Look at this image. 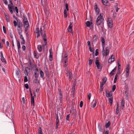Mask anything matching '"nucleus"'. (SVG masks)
<instances>
[{
	"instance_id": "864d4df0",
	"label": "nucleus",
	"mask_w": 134,
	"mask_h": 134,
	"mask_svg": "<svg viewBox=\"0 0 134 134\" xmlns=\"http://www.w3.org/2000/svg\"><path fill=\"white\" fill-rule=\"evenodd\" d=\"M70 116V114H68L67 115V116H66V120H67L69 121V118Z\"/></svg>"
},
{
	"instance_id": "39448f33",
	"label": "nucleus",
	"mask_w": 134,
	"mask_h": 134,
	"mask_svg": "<svg viewBox=\"0 0 134 134\" xmlns=\"http://www.w3.org/2000/svg\"><path fill=\"white\" fill-rule=\"evenodd\" d=\"M107 24L109 27L111 28L113 27V23L111 19H108Z\"/></svg>"
},
{
	"instance_id": "f257e3e1",
	"label": "nucleus",
	"mask_w": 134,
	"mask_h": 134,
	"mask_svg": "<svg viewBox=\"0 0 134 134\" xmlns=\"http://www.w3.org/2000/svg\"><path fill=\"white\" fill-rule=\"evenodd\" d=\"M68 54L67 53L65 54L64 55L62 56V61L63 64V66L65 68H66L68 64Z\"/></svg>"
},
{
	"instance_id": "37998d69",
	"label": "nucleus",
	"mask_w": 134,
	"mask_h": 134,
	"mask_svg": "<svg viewBox=\"0 0 134 134\" xmlns=\"http://www.w3.org/2000/svg\"><path fill=\"white\" fill-rule=\"evenodd\" d=\"M59 97L61 99H62V93L61 92V91H60L59 93Z\"/></svg>"
},
{
	"instance_id": "9d476101",
	"label": "nucleus",
	"mask_w": 134,
	"mask_h": 134,
	"mask_svg": "<svg viewBox=\"0 0 134 134\" xmlns=\"http://www.w3.org/2000/svg\"><path fill=\"white\" fill-rule=\"evenodd\" d=\"M113 55H111V57L109 58L108 60V63H110L111 62H112L114 60V56L113 57Z\"/></svg>"
},
{
	"instance_id": "cd10ccee",
	"label": "nucleus",
	"mask_w": 134,
	"mask_h": 134,
	"mask_svg": "<svg viewBox=\"0 0 134 134\" xmlns=\"http://www.w3.org/2000/svg\"><path fill=\"white\" fill-rule=\"evenodd\" d=\"M42 36L44 41H47L46 36L45 33H44L43 35H42Z\"/></svg>"
},
{
	"instance_id": "5701e85b",
	"label": "nucleus",
	"mask_w": 134,
	"mask_h": 134,
	"mask_svg": "<svg viewBox=\"0 0 134 134\" xmlns=\"http://www.w3.org/2000/svg\"><path fill=\"white\" fill-rule=\"evenodd\" d=\"M23 26V24L21 22H19L17 25V26L19 29H22V27Z\"/></svg>"
},
{
	"instance_id": "c85d7f7f",
	"label": "nucleus",
	"mask_w": 134,
	"mask_h": 134,
	"mask_svg": "<svg viewBox=\"0 0 134 134\" xmlns=\"http://www.w3.org/2000/svg\"><path fill=\"white\" fill-rule=\"evenodd\" d=\"M113 99L112 97L109 98V101L110 103V105H111L113 102Z\"/></svg>"
},
{
	"instance_id": "e2e57ef3",
	"label": "nucleus",
	"mask_w": 134,
	"mask_h": 134,
	"mask_svg": "<svg viewBox=\"0 0 134 134\" xmlns=\"http://www.w3.org/2000/svg\"><path fill=\"white\" fill-rule=\"evenodd\" d=\"M116 66L111 71H113V72H115L116 70Z\"/></svg>"
},
{
	"instance_id": "79ce46f5",
	"label": "nucleus",
	"mask_w": 134,
	"mask_h": 134,
	"mask_svg": "<svg viewBox=\"0 0 134 134\" xmlns=\"http://www.w3.org/2000/svg\"><path fill=\"white\" fill-rule=\"evenodd\" d=\"M93 60L91 59H90L89 60V64L90 66H91L92 64Z\"/></svg>"
},
{
	"instance_id": "bb28decb",
	"label": "nucleus",
	"mask_w": 134,
	"mask_h": 134,
	"mask_svg": "<svg viewBox=\"0 0 134 134\" xmlns=\"http://www.w3.org/2000/svg\"><path fill=\"white\" fill-rule=\"evenodd\" d=\"M97 39V37L96 35H95L93 37V41L95 42L96 41Z\"/></svg>"
},
{
	"instance_id": "a878e982",
	"label": "nucleus",
	"mask_w": 134,
	"mask_h": 134,
	"mask_svg": "<svg viewBox=\"0 0 134 134\" xmlns=\"http://www.w3.org/2000/svg\"><path fill=\"white\" fill-rule=\"evenodd\" d=\"M38 50L39 52H41L42 51V47L41 45H38L37 46Z\"/></svg>"
},
{
	"instance_id": "a211bd4d",
	"label": "nucleus",
	"mask_w": 134,
	"mask_h": 134,
	"mask_svg": "<svg viewBox=\"0 0 134 134\" xmlns=\"http://www.w3.org/2000/svg\"><path fill=\"white\" fill-rule=\"evenodd\" d=\"M4 15L7 21L8 22H9L10 20L9 19V15L8 14H7L6 13L4 14Z\"/></svg>"
},
{
	"instance_id": "09e8293b",
	"label": "nucleus",
	"mask_w": 134,
	"mask_h": 134,
	"mask_svg": "<svg viewBox=\"0 0 134 134\" xmlns=\"http://www.w3.org/2000/svg\"><path fill=\"white\" fill-rule=\"evenodd\" d=\"M8 9L11 14H12L13 13V12L12 9V8L10 7V8H8Z\"/></svg>"
},
{
	"instance_id": "58836bf2",
	"label": "nucleus",
	"mask_w": 134,
	"mask_h": 134,
	"mask_svg": "<svg viewBox=\"0 0 134 134\" xmlns=\"http://www.w3.org/2000/svg\"><path fill=\"white\" fill-rule=\"evenodd\" d=\"M117 77H118V76H117V74H116L115 77H114V83H116V80H117Z\"/></svg>"
},
{
	"instance_id": "bf43d9fd",
	"label": "nucleus",
	"mask_w": 134,
	"mask_h": 134,
	"mask_svg": "<svg viewBox=\"0 0 134 134\" xmlns=\"http://www.w3.org/2000/svg\"><path fill=\"white\" fill-rule=\"evenodd\" d=\"M13 23L14 24V26L15 27H16L17 25V23L16 21H13Z\"/></svg>"
},
{
	"instance_id": "4468645a",
	"label": "nucleus",
	"mask_w": 134,
	"mask_h": 134,
	"mask_svg": "<svg viewBox=\"0 0 134 134\" xmlns=\"http://www.w3.org/2000/svg\"><path fill=\"white\" fill-rule=\"evenodd\" d=\"M36 37L37 38L40 36V31L39 28H37L36 29Z\"/></svg>"
},
{
	"instance_id": "6e6552de",
	"label": "nucleus",
	"mask_w": 134,
	"mask_h": 134,
	"mask_svg": "<svg viewBox=\"0 0 134 134\" xmlns=\"http://www.w3.org/2000/svg\"><path fill=\"white\" fill-rule=\"evenodd\" d=\"M44 71L46 76L48 77L49 75V70L47 68V65L44 67Z\"/></svg>"
},
{
	"instance_id": "4be33fe9",
	"label": "nucleus",
	"mask_w": 134,
	"mask_h": 134,
	"mask_svg": "<svg viewBox=\"0 0 134 134\" xmlns=\"http://www.w3.org/2000/svg\"><path fill=\"white\" fill-rule=\"evenodd\" d=\"M106 96L107 97H111L112 96V93L111 92H109L106 91Z\"/></svg>"
},
{
	"instance_id": "c756f323",
	"label": "nucleus",
	"mask_w": 134,
	"mask_h": 134,
	"mask_svg": "<svg viewBox=\"0 0 134 134\" xmlns=\"http://www.w3.org/2000/svg\"><path fill=\"white\" fill-rule=\"evenodd\" d=\"M1 60L2 62H4L5 64L7 63V62H6V60L4 57H1Z\"/></svg>"
},
{
	"instance_id": "b1692460",
	"label": "nucleus",
	"mask_w": 134,
	"mask_h": 134,
	"mask_svg": "<svg viewBox=\"0 0 134 134\" xmlns=\"http://www.w3.org/2000/svg\"><path fill=\"white\" fill-rule=\"evenodd\" d=\"M23 26V24L21 22H19L17 25V26L19 29H22V27Z\"/></svg>"
},
{
	"instance_id": "20e7f679",
	"label": "nucleus",
	"mask_w": 134,
	"mask_h": 134,
	"mask_svg": "<svg viewBox=\"0 0 134 134\" xmlns=\"http://www.w3.org/2000/svg\"><path fill=\"white\" fill-rule=\"evenodd\" d=\"M23 23H24V25L25 27V29L27 28L29 26V24L27 19L26 17L25 16L24 17Z\"/></svg>"
},
{
	"instance_id": "774afa93",
	"label": "nucleus",
	"mask_w": 134,
	"mask_h": 134,
	"mask_svg": "<svg viewBox=\"0 0 134 134\" xmlns=\"http://www.w3.org/2000/svg\"><path fill=\"white\" fill-rule=\"evenodd\" d=\"M25 87L27 89H28L29 88V86L27 84H25Z\"/></svg>"
},
{
	"instance_id": "603ef678",
	"label": "nucleus",
	"mask_w": 134,
	"mask_h": 134,
	"mask_svg": "<svg viewBox=\"0 0 134 134\" xmlns=\"http://www.w3.org/2000/svg\"><path fill=\"white\" fill-rule=\"evenodd\" d=\"M15 11L17 13H18V8L17 7H15Z\"/></svg>"
},
{
	"instance_id": "69168bd1",
	"label": "nucleus",
	"mask_w": 134,
	"mask_h": 134,
	"mask_svg": "<svg viewBox=\"0 0 134 134\" xmlns=\"http://www.w3.org/2000/svg\"><path fill=\"white\" fill-rule=\"evenodd\" d=\"M129 72H126L125 77H128L129 76Z\"/></svg>"
},
{
	"instance_id": "49530a36",
	"label": "nucleus",
	"mask_w": 134,
	"mask_h": 134,
	"mask_svg": "<svg viewBox=\"0 0 134 134\" xmlns=\"http://www.w3.org/2000/svg\"><path fill=\"white\" fill-rule=\"evenodd\" d=\"M119 113V108H116V113L117 114H118Z\"/></svg>"
},
{
	"instance_id": "680f3d73",
	"label": "nucleus",
	"mask_w": 134,
	"mask_h": 134,
	"mask_svg": "<svg viewBox=\"0 0 134 134\" xmlns=\"http://www.w3.org/2000/svg\"><path fill=\"white\" fill-rule=\"evenodd\" d=\"M109 130H107L105 132H103V134H109Z\"/></svg>"
},
{
	"instance_id": "f8f14e48",
	"label": "nucleus",
	"mask_w": 134,
	"mask_h": 134,
	"mask_svg": "<svg viewBox=\"0 0 134 134\" xmlns=\"http://www.w3.org/2000/svg\"><path fill=\"white\" fill-rule=\"evenodd\" d=\"M94 9L96 12V14L98 15L99 12V9L97 7V5L96 4H95L94 6Z\"/></svg>"
},
{
	"instance_id": "2eb2a0df",
	"label": "nucleus",
	"mask_w": 134,
	"mask_h": 134,
	"mask_svg": "<svg viewBox=\"0 0 134 134\" xmlns=\"http://www.w3.org/2000/svg\"><path fill=\"white\" fill-rule=\"evenodd\" d=\"M125 101L124 99H122L121 104V108L123 110L125 108Z\"/></svg>"
},
{
	"instance_id": "a18cd8bd",
	"label": "nucleus",
	"mask_w": 134,
	"mask_h": 134,
	"mask_svg": "<svg viewBox=\"0 0 134 134\" xmlns=\"http://www.w3.org/2000/svg\"><path fill=\"white\" fill-rule=\"evenodd\" d=\"M91 96V93H90L88 95V97L89 101H90V98Z\"/></svg>"
},
{
	"instance_id": "e433bc0d",
	"label": "nucleus",
	"mask_w": 134,
	"mask_h": 134,
	"mask_svg": "<svg viewBox=\"0 0 134 134\" xmlns=\"http://www.w3.org/2000/svg\"><path fill=\"white\" fill-rule=\"evenodd\" d=\"M98 128L99 129V131L101 132H102L103 131V129H102L100 126H98Z\"/></svg>"
},
{
	"instance_id": "dca6fc26",
	"label": "nucleus",
	"mask_w": 134,
	"mask_h": 134,
	"mask_svg": "<svg viewBox=\"0 0 134 134\" xmlns=\"http://www.w3.org/2000/svg\"><path fill=\"white\" fill-rule=\"evenodd\" d=\"M109 51L107 49H106L105 51V50L104 49L103 50V55L104 56V55L105 54V55L106 56H107L108 54H109Z\"/></svg>"
},
{
	"instance_id": "f03ea898",
	"label": "nucleus",
	"mask_w": 134,
	"mask_h": 134,
	"mask_svg": "<svg viewBox=\"0 0 134 134\" xmlns=\"http://www.w3.org/2000/svg\"><path fill=\"white\" fill-rule=\"evenodd\" d=\"M103 13H100L96 21V25L98 26L100 25L103 23L104 20V18L103 16Z\"/></svg>"
},
{
	"instance_id": "aec40b11",
	"label": "nucleus",
	"mask_w": 134,
	"mask_h": 134,
	"mask_svg": "<svg viewBox=\"0 0 134 134\" xmlns=\"http://www.w3.org/2000/svg\"><path fill=\"white\" fill-rule=\"evenodd\" d=\"M101 42L102 43V45L103 47V50H104L105 41L104 38L103 37H102Z\"/></svg>"
},
{
	"instance_id": "052dcab7",
	"label": "nucleus",
	"mask_w": 134,
	"mask_h": 134,
	"mask_svg": "<svg viewBox=\"0 0 134 134\" xmlns=\"http://www.w3.org/2000/svg\"><path fill=\"white\" fill-rule=\"evenodd\" d=\"M22 101L23 104H24L25 103V100L24 97H23L22 99Z\"/></svg>"
},
{
	"instance_id": "3c124183",
	"label": "nucleus",
	"mask_w": 134,
	"mask_h": 134,
	"mask_svg": "<svg viewBox=\"0 0 134 134\" xmlns=\"http://www.w3.org/2000/svg\"><path fill=\"white\" fill-rule=\"evenodd\" d=\"M96 52H95V55L96 56H97V55L98 54V50L97 49H96Z\"/></svg>"
},
{
	"instance_id": "0eeeda50",
	"label": "nucleus",
	"mask_w": 134,
	"mask_h": 134,
	"mask_svg": "<svg viewBox=\"0 0 134 134\" xmlns=\"http://www.w3.org/2000/svg\"><path fill=\"white\" fill-rule=\"evenodd\" d=\"M72 27L73 25L72 23L71 22H70V25H69L68 28L67 29L68 31L70 32H72Z\"/></svg>"
},
{
	"instance_id": "f704fd0d",
	"label": "nucleus",
	"mask_w": 134,
	"mask_h": 134,
	"mask_svg": "<svg viewBox=\"0 0 134 134\" xmlns=\"http://www.w3.org/2000/svg\"><path fill=\"white\" fill-rule=\"evenodd\" d=\"M18 34L19 35H21V33L22 32V29H18Z\"/></svg>"
},
{
	"instance_id": "f3484780",
	"label": "nucleus",
	"mask_w": 134,
	"mask_h": 134,
	"mask_svg": "<svg viewBox=\"0 0 134 134\" xmlns=\"http://www.w3.org/2000/svg\"><path fill=\"white\" fill-rule=\"evenodd\" d=\"M16 42L18 47V51L19 52L20 51L21 47L20 43L19 41L18 40L16 41Z\"/></svg>"
},
{
	"instance_id": "9b49d317",
	"label": "nucleus",
	"mask_w": 134,
	"mask_h": 134,
	"mask_svg": "<svg viewBox=\"0 0 134 134\" xmlns=\"http://www.w3.org/2000/svg\"><path fill=\"white\" fill-rule=\"evenodd\" d=\"M30 93L31 96V102L32 105L34 106V97L32 96V94L31 91H30Z\"/></svg>"
},
{
	"instance_id": "a19ab883",
	"label": "nucleus",
	"mask_w": 134,
	"mask_h": 134,
	"mask_svg": "<svg viewBox=\"0 0 134 134\" xmlns=\"http://www.w3.org/2000/svg\"><path fill=\"white\" fill-rule=\"evenodd\" d=\"M116 88V86L115 85H113L112 86V91L113 92L115 90Z\"/></svg>"
},
{
	"instance_id": "c9c22d12",
	"label": "nucleus",
	"mask_w": 134,
	"mask_h": 134,
	"mask_svg": "<svg viewBox=\"0 0 134 134\" xmlns=\"http://www.w3.org/2000/svg\"><path fill=\"white\" fill-rule=\"evenodd\" d=\"M38 134H43L42 132L41 127H40L38 130Z\"/></svg>"
},
{
	"instance_id": "393cba45",
	"label": "nucleus",
	"mask_w": 134,
	"mask_h": 134,
	"mask_svg": "<svg viewBox=\"0 0 134 134\" xmlns=\"http://www.w3.org/2000/svg\"><path fill=\"white\" fill-rule=\"evenodd\" d=\"M40 74L41 77L43 78L44 76V73L42 70H40Z\"/></svg>"
},
{
	"instance_id": "338daca9",
	"label": "nucleus",
	"mask_w": 134,
	"mask_h": 134,
	"mask_svg": "<svg viewBox=\"0 0 134 134\" xmlns=\"http://www.w3.org/2000/svg\"><path fill=\"white\" fill-rule=\"evenodd\" d=\"M83 102L82 101H81L80 102V107H82L83 105Z\"/></svg>"
},
{
	"instance_id": "1a4fd4ad",
	"label": "nucleus",
	"mask_w": 134,
	"mask_h": 134,
	"mask_svg": "<svg viewBox=\"0 0 134 134\" xmlns=\"http://www.w3.org/2000/svg\"><path fill=\"white\" fill-rule=\"evenodd\" d=\"M97 100L96 99H94L93 100L91 104L92 108H94L95 107L97 104Z\"/></svg>"
},
{
	"instance_id": "412c9836",
	"label": "nucleus",
	"mask_w": 134,
	"mask_h": 134,
	"mask_svg": "<svg viewBox=\"0 0 134 134\" xmlns=\"http://www.w3.org/2000/svg\"><path fill=\"white\" fill-rule=\"evenodd\" d=\"M130 67L129 64H127L126 65V72H129Z\"/></svg>"
},
{
	"instance_id": "7ed1b4c3",
	"label": "nucleus",
	"mask_w": 134,
	"mask_h": 134,
	"mask_svg": "<svg viewBox=\"0 0 134 134\" xmlns=\"http://www.w3.org/2000/svg\"><path fill=\"white\" fill-rule=\"evenodd\" d=\"M66 70L65 72L67 75V76H69V79L70 81H71L72 79V74L70 70L66 69H65Z\"/></svg>"
},
{
	"instance_id": "72a5a7b5",
	"label": "nucleus",
	"mask_w": 134,
	"mask_h": 134,
	"mask_svg": "<svg viewBox=\"0 0 134 134\" xmlns=\"http://www.w3.org/2000/svg\"><path fill=\"white\" fill-rule=\"evenodd\" d=\"M64 17L65 18H66L67 16V12H66V9H64Z\"/></svg>"
},
{
	"instance_id": "2f4dec72",
	"label": "nucleus",
	"mask_w": 134,
	"mask_h": 134,
	"mask_svg": "<svg viewBox=\"0 0 134 134\" xmlns=\"http://www.w3.org/2000/svg\"><path fill=\"white\" fill-rule=\"evenodd\" d=\"M25 71L26 72V74L27 75V73L30 71L29 69L27 67L25 69ZM25 74H26V73H25Z\"/></svg>"
},
{
	"instance_id": "13d9d810",
	"label": "nucleus",
	"mask_w": 134,
	"mask_h": 134,
	"mask_svg": "<svg viewBox=\"0 0 134 134\" xmlns=\"http://www.w3.org/2000/svg\"><path fill=\"white\" fill-rule=\"evenodd\" d=\"M103 85L104 83L103 82H101L100 85V87L101 88H103Z\"/></svg>"
},
{
	"instance_id": "0e129e2a",
	"label": "nucleus",
	"mask_w": 134,
	"mask_h": 134,
	"mask_svg": "<svg viewBox=\"0 0 134 134\" xmlns=\"http://www.w3.org/2000/svg\"><path fill=\"white\" fill-rule=\"evenodd\" d=\"M22 40V41L21 42V44H24L25 43V41L24 39H23V40Z\"/></svg>"
},
{
	"instance_id": "6ab92c4d",
	"label": "nucleus",
	"mask_w": 134,
	"mask_h": 134,
	"mask_svg": "<svg viewBox=\"0 0 134 134\" xmlns=\"http://www.w3.org/2000/svg\"><path fill=\"white\" fill-rule=\"evenodd\" d=\"M102 3L105 5H108L109 3L107 0H102Z\"/></svg>"
},
{
	"instance_id": "ea45409f",
	"label": "nucleus",
	"mask_w": 134,
	"mask_h": 134,
	"mask_svg": "<svg viewBox=\"0 0 134 134\" xmlns=\"http://www.w3.org/2000/svg\"><path fill=\"white\" fill-rule=\"evenodd\" d=\"M47 44V41H44V42L43 43V46L44 47L46 46Z\"/></svg>"
},
{
	"instance_id": "423d86ee",
	"label": "nucleus",
	"mask_w": 134,
	"mask_h": 134,
	"mask_svg": "<svg viewBox=\"0 0 134 134\" xmlns=\"http://www.w3.org/2000/svg\"><path fill=\"white\" fill-rule=\"evenodd\" d=\"M95 64L96 65L97 69L101 70L102 68V66L100 65L99 63L98 60L96 59V60Z\"/></svg>"
},
{
	"instance_id": "5fc2aeb1",
	"label": "nucleus",
	"mask_w": 134,
	"mask_h": 134,
	"mask_svg": "<svg viewBox=\"0 0 134 134\" xmlns=\"http://www.w3.org/2000/svg\"><path fill=\"white\" fill-rule=\"evenodd\" d=\"M22 48L23 51H24L25 50L26 47L25 46L23 45L22 47Z\"/></svg>"
},
{
	"instance_id": "de8ad7c7",
	"label": "nucleus",
	"mask_w": 134,
	"mask_h": 134,
	"mask_svg": "<svg viewBox=\"0 0 134 134\" xmlns=\"http://www.w3.org/2000/svg\"><path fill=\"white\" fill-rule=\"evenodd\" d=\"M121 70V65L118 66V71L120 72Z\"/></svg>"
},
{
	"instance_id": "ddd939ff",
	"label": "nucleus",
	"mask_w": 134,
	"mask_h": 134,
	"mask_svg": "<svg viewBox=\"0 0 134 134\" xmlns=\"http://www.w3.org/2000/svg\"><path fill=\"white\" fill-rule=\"evenodd\" d=\"M49 60L51 61L53 60V57H52V54L53 53L52 52V50L51 48V49H50L49 50Z\"/></svg>"
},
{
	"instance_id": "473e14b6",
	"label": "nucleus",
	"mask_w": 134,
	"mask_h": 134,
	"mask_svg": "<svg viewBox=\"0 0 134 134\" xmlns=\"http://www.w3.org/2000/svg\"><path fill=\"white\" fill-rule=\"evenodd\" d=\"M59 122V120H56L55 127L56 129H57L58 127V124Z\"/></svg>"
},
{
	"instance_id": "4c0bfd02",
	"label": "nucleus",
	"mask_w": 134,
	"mask_h": 134,
	"mask_svg": "<svg viewBox=\"0 0 134 134\" xmlns=\"http://www.w3.org/2000/svg\"><path fill=\"white\" fill-rule=\"evenodd\" d=\"M86 24L87 26V27H89L90 26V22L89 21H87L86 22Z\"/></svg>"
},
{
	"instance_id": "c03bdc74",
	"label": "nucleus",
	"mask_w": 134,
	"mask_h": 134,
	"mask_svg": "<svg viewBox=\"0 0 134 134\" xmlns=\"http://www.w3.org/2000/svg\"><path fill=\"white\" fill-rule=\"evenodd\" d=\"M27 78L26 76H25L24 77V82H27Z\"/></svg>"
},
{
	"instance_id": "6e6d98bb",
	"label": "nucleus",
	"mask_w": 134,
	"mask_h": 134,
	"mask_svg": "<svg viewBox=\"0 0 134 134\" xmlns=\"http://www.w3.org/2000/svg\"><path fill=\"white\" fill-rule=\"evenodd\" d=\"M3 30L4 33L5 34L6 33V31L5 29V28L4 26H3Z\"/></svg>"
},
{
	"instance_id": "4d7b16f0",
	"label": "nucleus",
	"mask_w": 134,
	"mask_h": 134,
	"mask_svg": "<svg viewBox=\"0 0 134 134\" xmlns=\"http://www.w3.org/2000/svg\"><path fill=\"white\" fill-rule=\"evenodd\" d=\"M4 3L5 5H7L8 4V2L7 0H2Z\"/></svg>"
},
{
	"instance_id": "7c9ffc66",
	"label": "nucleus",
	"mask_w": 134,
	"mask_h": 134,
	"mask_svg": "<svg viewBox=\"0 0 134 134\" xmlns=\"http://www.w3.org/2000/svg\"><path fill=\"white\" fill-rule=\"evenodd\" d=\"M110 122L109 121H108L107 123L105 124V126L106 128H107L110 125Z\"/></svg>"
},
{
	"instance_id": "8fccbe9b",
	"label": "nucleus",
	"mask_w": 134,
	"mask_h": 134,
	"mask_svg": "<svg viewBox=\"0 0 134 134\" xmlns=\"http://www.w3.org/2000/svg\"><path fill=\"white\" fill-rule=\"evenodd\" d=\"M68 7H69V6H68V4L67 3L66 4H65L66 8L67 11L69 10Z\"/></svg>"
}]
</instances>
